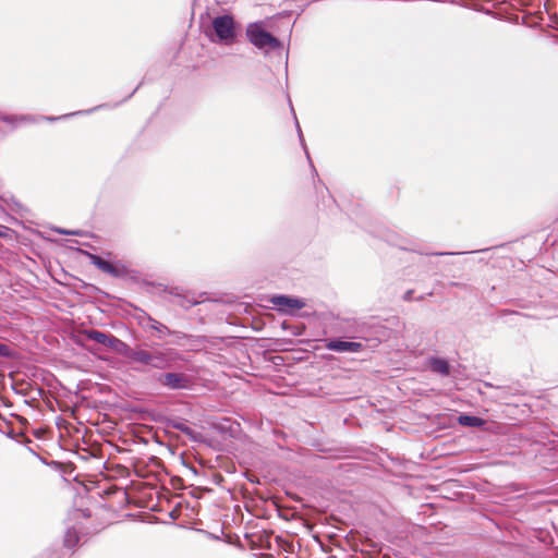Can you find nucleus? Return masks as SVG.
Here are the masks:
<instances>
[{
  "label": "nucleus",
  "instance_id": "obj_1",
  "mask_svg": "<svg viewBox=\"0 0 558 558\" xmlns=\"http://www.w3.org/2000/svg\"><path fill=\"white\" fill-rule=\"evenodd\" d=\"M245 37L253 47L265 53L282 49V43L265 29L262 21L248 23L245 27Z\"/></svg>",
  "mask_w": 558,
  "mask_h": 558
},
{
  "label": "nucleus",
  "instance_id": "obj_2",
  "mask_svg": "<svg viewBox=\"0 0 558 558\" xmlns=\"http://www.w3.org/2000/svg\"><path fill=\"white\" fill-rule=\"evenodd\" d=\"M214 35L209 37L214 44L233 46L239 43L238 24L231 14H222L213 19Z\"/></svg>",
  "mask_w": 558,
  "mask_h": 558
},
{
  "label": "nucleus",
  "instance_id": "obj_3",
  "mask_svg": "<svg viewBox=\"0 0 558 558\" xmlns=\"http://www.w3.org/2000/svg\"><path fill=\"white\" fill-rule=\"evenodd\" d=\"M84 336L87 339L93 340L99 344L106 345L120 354L121 351L124 349V341L120 340L119 338L110 333H106L97 329H86L84 330Z\"/></svg>",
  "mask_w": 558,
  "mask_h": 558
},
{
  "label": "nucleus",
  "instance_id": "obj_4",
  "mask_svg": "<svg viewBox=\"0 0 558 558\" xmlns=\"http://www.w3.org/2000/svg\"><path fill=\"white\" fill-rule=\"evenodd\" d=\"M270 302L284 314H293L305 306V302L299 298L278 294L270 298Z\"/></svg>",
  "mask_w": 558,
  "mask_h": 558
},
{
  "label": "nucleus",
  "instance_id": "obj_5",
  "mask_svg": "<svg viewBox=\"0 0 558 558\" xmlns=\"http://www.w3.org/2000/svg\"><path fill=\"white\" fill-rule=\"evenodd\" d=\"M158 383L172 390L189 388L190 380L182 373H163L158 376Z\"/></svg>",
  "mask_w": 558,
  "mask_h": 558
},
{
  "label": "nucleus",
  "instance_id": "obj_6",
  "mask_svg": "<svg viewBox=\"0 0 558 558\" xmlns=\"http://www.w3.org/2000/svg\"><path fill=\"white\" fill-rule=\"evenodd\" d=\"M121 354L132 362L140 363L145 366H150L153 351L132 349L128 343L124 342V349L121 351Z\"/></svg>",
  "mask_w": 558,
  "mask_h": 558
},
{
  "label": "nucleus",
  "instance_id": "obj_7",
  "mask_svg": "<svg viewBox=\"0 0 558 558\" xmlns=\"http://www.w3.org/2000/svg\"><path fill=\"white\" fill-rule=\"evenodd\" d=\"M325 348L333 352H360L363 349V344L355 341L330 339L326 342Z\"/></svg>",
  "mask_w": 558,
  "mask_h": 558
},
{
  "label": "nucleus",
  "instance_id": "obj_8",
  "mask_svg": "<svg viewBox=\"0 0 558 558\" xmlns=\"http://www.w3.org/2000/svg\"><path fill=\"white\" fill-rule=\"evenodd\" d=\"M0 120L10 125L12 130L24 124L36 122V118L32 114H3L0 117Z\"/></svg>",
  "mask_w": 558,
  "mask_h": 558
},
{
  "label": "nucleus",
  "instance_id": "obj_9",
  "mask_svg": "<svg viewBox=\"0 0 558 558\" xmlns=\"http://www.w3.org/2000/svg\"><path fill=\"white\" fill-rule=\"evenodd\" d=\"M428 366L433 373L441 376L450 375V365L446 359L432 356L428 359Z\"/></svg>",
  "mask_w": 558,
  "mask_h": 558
},
{
  "label": "nucleus",
  "instance_id": "obj_10",
  "mask_svg": "<svg viewBox=\"0 0 558 558\" xmlns=\"http://www.w3.org/2000/svg\"><path fill=\"white\" fill-rule=\"evenodd\" d=\"M92 264L95 265L98 269H100L105 274H109L114 277L119 276L118 268L111 262H109L98 255H92Z\"/></svg>",
  "mask_w": 558,
  "mask_h": 558
},
{
  "label": "nucleus",
  "instance_id": "obj_11",
  "mask_svg": "<svg viewBox=\"0 0 558 558\" xmlns=\"http://www.w3.org/2000/svg\"><path fill=\"white\" fill-rule=\"evenodd\" d=\"M171 359L168 352L154 350L150 367L163 369L170 365Z\"/></svg>",
  "mask_w": 558,
  "mask_h": 558
},
{
  "label": "nucleus",
  "instance_id": "obj_12",
  "mask_svg": "<svg viewBox=\"0 0 558 558\" xmlns=\"http://www.w3.org/2000/svg\"><path fill=\"white\" fill-rule=\"evenodd\" d=\"M458 422L460 425L468 427H481L485 424V421L483 418L469 414L459 415Z\"/></svg>",
  "mask_w": 558,
  "mask_h": 558
},
{
  "label": "nucleus",
  "instance_id": "obj_13",
  "mask_svg": "<svg viewBox=\"0 0 558 558\" xmlns=\"http://www.w3.org/2000/svg\"><path fill=\"white\" fill-rule=\"evenodd\" d=\"M170 425L174 429H177V430L183 433L184 435H186L187 437H190L191 439H193V440L196 439L197 433L194 429H192L183 420H179V418L172 420L170 422Z\"/></svg>",
  "mask_w": 558,
  "mask_h": 558
},
{
  "label": "nucleus",
  "instance_id": "obj_14",
  "mask_svg": "<svg viewBox=\"0 0 558 558\" xmlns=\"http://www.w3.org/2000/svg\"><path fill=\"white\" fill-rule=\"evenodd\" d=\"M148 323H149V325H148L149 329H154V330H156V331H158L160 333L159 338H161L162 335H170L171 333L170 329L166 325L159 323L158 320H156V319H154L151 317H148Z\"/></svg>",
  "mask_w": 558,
  "mask_h": 558
},
{
  "label": "nucleus",
  "instance_id": "obj_15",
  "mask_svg": "<svg viewBox=\"0 0 558 558\" xmlns=\"http://www.w3.org/2000/svg\"><path fill=\"white\" fill-rule=\"evenodd\" d=\"M78 535L74 529H68L64 536V546L66 548H73L78 543Z\"/></svg>",
  "mask_w": 558,
  "mask_h": 558
},
{
  "label": "nucleus",
  "instance_id": "obj_16",
  "mask_svg": "<svg viewBox=\"0 0 558 558\" xmlns=\"http://www.w3.org/2000/svg\"><path fill=\"white\" fill-rule=\"evenodd\" d=\"M294 120H295L296 131H298V135H299L300 142H301V145L303 146V148L305 150L307 159L311 160L310 159V154H308V150L306 148V145H305V142H304V137H303V134H302V131H301V128H300V124H299V121H298L295 116H294Z\"/></svg>",
  "mask_w": 558,
  "mask_h": 558
},
{
  "label": "nucleus",
  "instance_id": "obj_17",
  "mask_svg": "<svg viewBox=\"0 0 558 558\" xmlns=\"http://www.w3.org/2000/svg\"><path fill=\"white\" fill-rule=\"evenodd\" d=\"M97 108H94V109H90V110H85V111H78V112H75V113H71V116H75V114H87V113H90L93 112L94 110H96ZM70 117V114H64L62 117H59V118H46L47 120L49 121H56V120H59V119H64V118H68Z\"/></svg>",
  "mask_w": 558,
  "mask_h": 558
},
{
  "label": "nucleus",
  "instance_id": "obj_18",
  "mask_svg": "<svg viewBox=\"0 0 558 558\" xmlns=\"http://www.w3.org/2000/svg\"><path fill=\"white\" fill-rule=\"evenodd\" d=\"M10 355V350H9V347L7 344H3L0 342V356H9Z\"/></svg>",
  "mask_w": 558,
  "mask_h": 558
},
{
  "label": "nucleus",
  "instance_id": "obj_19",
  "mask_svg": "<svg viewBox=\"0 0 558 558\" xmlns=\"http://www.w3.org/2000/svg\"><path fill=\"white\" fill-rule=\"evenodd\" d=\"M56 231L60 234H78L77 231H66L64 229H56Z\"/></svg>",
  "mask_w": 558,
  "mask_h": 558
},
{
  "label": "nucleus",
  "instance_id": "obj_20",
  "mask_svg": "<svg viewBox=\"0 0 558 558\" xmlns=\"http://www.w3.org/2000/svg\"><path fill=\"white\" fill-rule=\"evenodd\" d=\"M412 293H413V291H412V290L407 291V292L404 293L403 299H404L405 301H410V300L412 299Z\"/></svg>",
  "mask_w": 558,
  "mask_h": 558
},
{
  "label": "nucleus",
  "instance_id": "obj_21",
  "mask_svg": "<svg viewBox=\"0 0 558 558\" xmlns=\"http://www.w3.org/2000/svg\"><path fill=\"white\" fill-rule=\"evenodd\" d=\"M453 252H441V253H435V255L444 256V255H454Z\"/></svg>",
  "mask_w": 558,
  "mask_h": 558
}]
</instances>
